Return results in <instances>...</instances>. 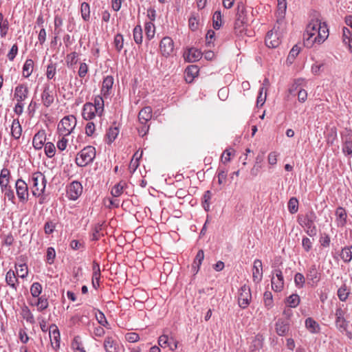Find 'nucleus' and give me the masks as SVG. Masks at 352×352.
<instances>
[{"label": "nucleus", "instance_id": "1", "mask_svg": "<svg viewBox=\"0 0 352 352\" xmlns=\"http://www.w3.org/2000/svg\"><path fill=\"white\" fill-rule=\"evenodd\" d=\"M329 34L326 23L319 19H313L307 25L304 34L305 45L307 47H311L314 44L320 45L328 38Z\"/></svg>", "mask_w": 352, "mask_h": 352}, {"label": "nucleus", "instance_id": "2", "mask_svg": "<svg viewBox=\"0 0 352 352\" xmlns=\"http://www.w3.org/2000/svg\"><path fill=\"white\" fill-rule=\"evenodd\" d=\"M316 218V215L313 211H310L298 218L299 224L311 237L315 236L317 234V228L315 224Z\"/></svg>", "mask_w": 352, "mask_h": 352}, {"label": "nucleus", "instance_id": "3", "mask_svg": "<svg viewBox=\"0 0 352 352\" xmlns=\"http://www.w3.org/2000/svg\"><path fill=\"white\" fill-rule=\"evenodd\" d=\"M30 181L32 182V193L35 197H41L43 195L46 187L47 179L41 172L34 173Z\"/></svg>", "mask_w": 352, "mask_h": 352}, {"label": "nucleus", "instance_id": "4", "mask_svg": "<svg viewBox=\"0 0 352 352\" xmlns=\"http://www.w3.org/2000/svg\"><path fill=\"white\" fill-rule=\"evenodd\" d=\"M76 122V118L74 116H67L62 118L57 127L59 135L67 136L70 135L75 129Z\"/></svg>", "mask_w": 352, "mask_h": 352}, {"label": "nucleus", "instance_id": "5", "mask_svg": "<svg viewBox=\"0 0 352 352\" xmlns=\"http://www.w3.org/2000/svg\"><path fill=\"white\" fill-rule=\"evenodd\" d=\"M96 157V149L91 146H87L82 149L76 157V163L78 166H85L91 163Z\"/></svg>", "mask_w": 352, "mask_h": 352}, {"label": "nucleus", "instance_id": "6", "mask_svg": "<svg viewBox=\"0 0 352 352\" xmlns=\"http://www.w3.org/2000/svg\"><path fill=\"white\" fill-rule=\"evenodd\" d=\"M252 300V294L249 286L243 285L238 292V304L242 309L247 308Z\"/></svg>", "mask_w": 352, "mask_h": 352}, {"label": "nucleus", "instance_id": "7", "mask_svg": "<svg viewBox=\"0 0 352 352\" xmlns=\"http://www.w3.org/2000/svg\"><path fill=\"white\" fill-rule=\"evenodd\" d=\"M321 275L319 266L316 264L311 265L306 273L307 283L312 287L317 286L321 280Z\"/></svg>", "mask_w": 352, "mask_h": 352}, {"label": "nucleus", "instance_id": "8", "mask_svg": "<svg viewBox=\"0 0 352 352\" xmlns=\"http://www.w3.org/2000/svg\"><path fill=\"white\" fill-rule=\"evenodd\" d=\"M237 18L234 23V30L236 34H242L246 30L247 20L243 14L244 7L238 6Z\"/></svg>", "mask_w": 352, "mask_h": 352}, {"label": "nucleus", "instance_id": "9", "mask_svg": "<svg viewBox=\"0 0 352 352\" xmlns=\"http://www.w3.org/2000/svg\"><path fill=\"white\" fill-rule=\"evenodd\" d=\"M17 197L22 203H26L29 198L28 184L21 179H19L15 184Z\"/></svg>", "mask_w": 352, "mask_h": 352}, {"label": "nucleus", "instance_id": "10", "mask_svg": "<svg viewBox=\"0 0 352 352\" xmlns=\"http://www.w3.org/2000/svg\"><path fill=\"white\" fill-rule=\"evenodd\" d=\"M272 288L276 292H280L284 287V278L280 270H274L271 279Z\"/></svg>", "mask_w": 352, "mask_h": 352}, {"label": "nucleus", "instance_id": "11", "mask_svg": "<svg viewBox=\"0 0 352 352\" xmlns=\"http://www.w3.org/2000/svg\"><path fill=\"white\" fill-rule=\"evenodd\" d=\"M82 192V186L77 181L72 182L67 189V195L70 200H76Z\"/></svg>", "mask_w": 352, "mask_h": 352}, {"label": "nucleus", "instance_id": "12", "mask_svg": "<svg viewBox=\"0 0 352 352\" xmlns=\"http://www.w3.org/2000/svg\"><path fill=\"white\" fill-rule=\"evenodd\" d=\"M160 50L162 56H170L174 51V43L170 37H164L160 43Z\"/></svg>", "mask_w": 352, "mask_h": 352}, {"label": "nucleus", "instance_id": "13", "mask_svg": "<svg viewBox=\"0 0 352 352\" xmlns=\"http://www.w3.org/2000/svg\"><path fill=\"white\" fill-rule=\"evenodd\" d=\"M101 115L93 105L92 102H86L82 107V116L86 120H93L95 117H101Z\"/></svg>", "mask_w": 352, "mask_h": 352}, {"label": "nucleus", "instance_id": "14", "mask_svg": "<svg viewBox=\"0 0 352 352\" xmlns=\"http://www.w3.org/2000/svg\"><path fill=\"white\" fill-rule=\"evenodd\" d=\"M280 43V34L271 30L267 32L265 37V44L270 48H275Z\"/></svg>", "mask_w": 352, "mask_h": 352}, {"label": "nucleus", "instance_id": "15", "mask_svg": "<svg viewBox=\"0 0 352 352\" xmlns=\"http://www.w3.org/2000/svg\"><path fill=\"white\" fill-rule=\"evenodd\" d=\"M29 89L27 85L24 84H20L17 85L14 91V99L17 102H22L28 96Z\"/></svg>", "mask_w": 352, "mask_h": 352}, {"label": "nucleus", "instance_id": "16", "mask_svg": "<svg viewBox=\"0 0 352 352\" xmlns=\"http://www.w3.org/2000/svg\"><path fill=\"white\" fill-rule=\"evenodd\" d=\"M54 91L50 89V85H45L41 94V101L43 105L49 107L54 102Z\"/></svg>", "mask_w": 352, "mask_h": 352}, {"label": "nucleus", "instance_id": "17", "mask_svg": "<svg viewBox=\"0 0 352 352\" xmlns=\"http://www.w3.org/2000/svg\"><path fill=\"white\" fill-rule=\"evenodd\" d=\"M50 338L52 348L57 350L60 347V332L58 327L53 324L50 327Z\"/></svg>", "mask_w": 352, "mask_h": 352}, {"label": "nucleus", "instance_id": "18", "mask_svg": "<svg viewBox=\"0 0 352 352\" xmlns=\"http://www.w3.org/2000/svg\"><path fill=\"white\" fill-rule=\"evenodd\" d=\"M263 278V265L259 259H256L252 267V280L255 283H259Z\"/></svg>", "mask_w": 352, "mask_h": 352}, {"label": "nucleus", "instance_id": "19", "mask_svg": "<svg viewBox=\"0 0 352 352\" xmlns=\"http://www.w3.org/2000/svg\"><path fill=\"white\" fill-rule=\"evenodd\" d=\"M106 352H119L120 345L116 339L112 336H107L103 343Z\"/></svg>", "mask_w": 352, "mask_h": 352}, {"label": "nucleus", "instance_id": "20", "mask_svg": "<svg viewBox=\"0 0 352 352\" xmlns=\"http://www.w3.org/2000/svg\"><path fill=\"white\" fill-rule=\"evenodd\" d=\"M46 141L45 132L42 130L36 133L32 140V144L35 149L39 150L43 148Z\"/></svg>", "mask_w": 352, "mask_h": 352}, {"label": "nucleus", "instance_id": "21", "mask_svg": "<svg viewBox=\"0 0 352 352\" xmlns=\"http://www.w3.org/2000/svg\"><path fill=\"white\" fill-rule=\"evenodd\" d=\"M184 56L186 61L189 63H194L201 58L202 53L200 50L196 48H190L188 52H185Z\"/></svg>", "mask_w": 352, "mask_h": 352}, {"label": "nucleus", "instance_id": "22", "mask_svg": "<svg viewBox=\"0 0 352 352\" xmlns=\"http://www.w3.org/2000/svg\"><path fill=\"white\" fill-rule=\"evenodd\" d=\"M152 118V109L145 107L140 110L138 114V120L141 124H146Z\"/></svg>", "mask_w": 352, "mask_h": 352}, {"label": "nucleus", "instance_id": "23", "mask_svg": "<svg viewBox=\"0 0 352 352\" xmlns=\"http://www.w3.org/2000/svg\"><path fill=\"white\" fill-rule=\"evenodd\" d=\"M336 223L338 227H344L346 223L347 214L344 208L338 207L336 210Z\"/></svg>", "mask_w": 352, "mask_h": 352}, {"label": "nucleus", "instance_id": "24", "mask_svg": "<svg viewBox=\"0 0 352 352\" xmlns=\"http://www.w3.org/2000/svg\"><path fill=\"white\" fill-rule=\"evenodd\" d=\"M342 42L352 53V32L345 27L342 29Z\"/></svg>", "mask_w": 352, "mask_h": 352}, {"label": "nucleus", "instance_id": "25", "mask_svg": "<svg viewBox=\"0 0 352 352\" xmlns=\"http://www.w3.org/2000/svg\"><path fill=\"white\" fill-rule=\"evenodd\" d=\"M343 146L342 151L346 155L352 156V138L349 133L347 135L342 137Z\"/></svg>", "mask_w": 352, "mask_h": 352}, {"label": "nucleus", "instance_id": "26", "mask_svg": "<svg viewBox=\"0 0 352 352\" xmlns=\"http://www.w3.org/2000/svg\"><path fill=\"white\" fill-rule=\"evenodd\" d=\"M10 172L8 168H3L0 173V186L3 190L9 186Z\"/></svg>", "mask_w": 352, "mask_h": 352}, {"label": "nucleus", "instance_id": "27", "mask_svg": "<svg viewBox=\"0 0 352 352\" xmlns=\"http://www.w3.org/2000/svg\"><path fill=\"white\" fill-rule=\"evenodd\" d=\"M336 325L340 332H345L348 338H352L351 332L348 331V322L344 318L336 319Z\"/></svg>", "mask_w": 352, "mask_h": 352}, {"label": "nucleus", "instance_id": "28", "mask_svg": "<svg viewBox=\"0 0 352 352\" xmlns=\"http://www.w3.org/2000/svg\"><path fill=\"white\" fill-rule=\"evenodd\" d=\"M6 282L10 287L16 289L18 279L16 278L15 272L13 270H10L6 273Z\"/></svg>", "mask_w": 352, "mask_h": 352}, {"label": "nucleus", "instance_id": "29", "mask_svg": "<svg viewBox=\"0 0 352 352\" xmlns=\"http://www.w3.org/2000/svg\"><path fill=\"white\" fill-rule=\"evenodd\" d=\"M126 187V183L124 181H120L112 188L111 194L113 197H118L123 193Z\"/></svg>", "mask_w": 352, "mask_h": 352}, {"label": "nucleus", "instance_id": "30", "mask_svg": "<svg viewBox=\"0 0 352 352\" xmlns=\"http://www.w3.org/2000/svg\"><path fill=\"white\" fill-rule=\"evenodd\" d=\"M287 10V1L286 0H277V18L278 21L282 20L285 18Z\"/></svg>", "mask_w": 352, "mask_h": 352}, {"label": "nucleus", "instance_id": "31", "mask_svg": "<svg viewBox=\"0 0 352 352\" xmlns=\"http://www.w3.org/2000/svg\"><path fill=\"white\" fill-rule=\"evenodd\" d=\"M22 133V128L18 119H14L11 126V134L14 139H19Z\"/></svg>", "mask_w": 352, "mask_h": 352}, {"label": "nucleus", "instance_id": "32", "mask_svg": "<svg viewBox=\"0 0 352 352\" xmlns=\"http://www.w3.org/2000/svg\"><path fill=\"white\" fill-rule=\"evenodd\" d=\"M305 327L311 333H316L320 331V326L316 321L311 318H308L305 320Z\"/></svg>", "mask_w": 352, "mask_h": 352}, {"label": "nucleus", "instance_id": "33", "mask_svg": "<svg viewBox=\"0 0 352 352\" xmlns=\"http://www.w3.org/2000/svg\"><path fill=\"white\" fill-rule=\"evenodd\" d=\"M204 258V252L202 250H200L198 251V252L194 259L192 265V267L195 273L198 272Z\"/></svg>", "mask_w": 352, "mask_h": 352}, {"label": "nucleus", "instance_id": "34", "mask_svg": "<svg viewBox=\"0 0 352 352\" xmlns=\"http://www.w3.org/2000/svg\"><path fill=\"white\" fill-rule=\"evenodd\" d=\"M113 85V78L111 76H107L103 80L102 85V93L105 96L108 94L109 91L112 88Z\"/></svg>", "mask_w": 352, "mask_h": 352}, {"label": "nucleus", "instance_id": "35", "mask_svg": "<svg viewBox=\"0 0 352 352\" xmlns=\"http://www.w3.org/2000/svg\"><path fill=\"white\" fill-rule=\"evenodd\" d=\"M21 315L27 322L30 324H34L35 322L34 316L27 306H23L21 308Z\"/></svg>", "mask_w": 352, "mask_h": 352}, {"label": "nucleus", "instance_id": "36", "mask_svg": "<svg viewBox=\"0 0 352 352\" xmlns=\"http://www.w3.org/2000/svg\"><path fill=\"white\" fill-rule=\"evenodd\" d=\"M34 62L32 59L25 60L23 67V76L25 78H28L33 72Z\"/></svg>", "mask_w": 352, "mask_h": 352}, {"label": "nucleus", "instance_id": "37", "mask_svg": "<svg viewBox=\"0 0 352 352\" xmlns=\"http://www.w3.org/2000/svg\"><path fill=\"white\" fill-rule=\"evenodd\" d=\"M119 134V129L117 126H111L107 133V139L109 144L112 143L118 135Z\"/></svg>", "mask_w": 352, "mask_h": 352}, {"label": "nucleus", "instance_id": "38", "mask_svg": "<svg viewBox=\"0 0 352 352\" xmlns=\"http://www.w3.org/2000/svg\"><path fill=\"white\" fill-rule=\"evenodd\" d=\"M340 257L344 262L351 261L352 259V246L344 248L342 250Z\"/></svg>", "mask_w": 352, "mask_h": 352}, {"label": "nucleus", "instance_id": "39", "mask_svg": "<svg viewBox=\"0 0 352 352\" xmlns=\"http://www.w3.org/2000/svg\"><path fill=\"white\" fill-rule=\"evenodd\" d=\"M155 32V28L154 24L150 21L145 23V33L148 40L152 39L154 37Z\"/></svg>", "mask_w": 352, "mask_h": 352}, {"label": "nucleus", "instance_id": "40", "mask_svg": "<svg viewBox=\"0 0 352 352\" xmlns=\"http://www.w3.org/2000/svg\"><path fill=\"white\" fill-rule=\"evenodd\" d=\"M93 105L96 107L97 111L101 114L104 112V100L100 96H96L94 98Z\"/></svg>", "mask_w": 352, "mask_h": 352}, {"label": "nucleus", "instance_id": "41", "mask_svg": "<svg viewBox=\"0 0 352 352\" xmlns=\"http://www.w3.org/2000/svg\"><path fill=\"white\" fill-rule=\"evenodd\" d=\"M80 12H81L82 18L85 21H87L90 18L89 5L86 2L82 3L81 6H80Z\"/></svg>", "mask_w": 352, "mask_h": 352}, {"label": "nucleus", "instance_id": "42", "mask_svg": "<svg viewBox=\"0 0 352 352\" xmlns=\"http://www.w3.org/2000/svg\"><path fill=\"white\" fill-rule=\"evenodd\" d=\"M300 301V297L296 294H293L287 298V304L292 308L296 307L299 305Z\"/></svg>", "mask_w": 352, "mask_h": 352}, {"label": "nucleus", "instance_id": "43", "mask_svg": "<svg viewBox=\"0 0 352 352\" xmlns=\"http://www.w3.org/2000/svg\"><path fill=\"white\" fill-rule=\"evenodd\" d=\"M16 274L19 277L25 278L28 276V269L26 264H20L16 266Z\"/></svg>", "mask_w": 352, "mask_h": 352}, {"label": "nucleus", "instance_id": "44", "mask_svg": "<svg viewBox=\"0 0 352 352\" xmlns=\"http://www.w3.org/2000/svg\"><path fill=\"white\" fill-rule=\"evenodd\" d=\"M133 38L137 44L142 42V30L140 25H137L133 29Z\"/></svg>", "mask_w": 352, "mask_h": 352}, {"label": "nucleus", "instance_id": "45", "mask_svg": "<svg viewBox=\"0 0 352 352\" xmlns=\"http://www.w3.org/2000/svg\"><path fill=\"white\" fill-rule=\"evenodd\" d=\"M298 210V201L295 197H292L288 202V210L290 213L294 214Z\"/></svg>", "mask_w": 352, "mask_h": 352}, {"label": "nucleus", "instance_id": "46", "mask_svg": "<svg viewBox=\"0 0 352 352\" xmlns=\"http://www.w3.org/2000/svg\"><path fill=\"white\" fill-rule=\"evenodd\" d=\"M222 25L221 13L220 11H216L213 14V28L219 30Z\"/></svg>", "mask_w": 352, "mask_h": 352}, {"label": "nucleus", "instance_id": "47", "mask_svg": "<svg viewBox=\"0 0 352 352\" xmlns=\"http://www.w3.org/2000/svg\"><path fill=\"white\" fill-rule=\"evenodd\" d=\"M44 149L45 153L48 157L51 158L54 156L56 153V147L53 143L47 142L45 144Z\"/></svg>", "mask_w": 352, "mask_h": 352}, {"label": "nucleus", "instance_id": "48", "mask_svg": "<svg viewBox=\"0 0 352 352\" xmlns=\"http://www.w3.org/2000/svg\"><path fill=\"white\" fill-rule=\"evenodd\" d=\"M116 50L118 52H120L122 49L123 48L124 45V38L122 34H118L114 37V41H113Z\"/></svg>", "mask_w": 352, "mask_h": 352}, {"label": "nucleus", "instance_id": "49", "mask_svg": "<svg viewBox=\"0 0 352 352\" xmlns=\"http://www.w3.org/2000/svg\"><path fill=\"white\" fill-rule=\"evenodd\" d=\"M263 300L265 307L267 309L273 307V298L270 292H265L263 294Z\"/></svg>", "mask_w": 352, "mask_h": 352}, {"label": "nucleus", "instance_id": "50", "mask_svg": "<svg viewBox=\"0 0 352 352\" xmlns=\"http://www.w3.org/2000/svg\"><path fill=\"white\" fill-rule=\"evenodd\" d=\"M294 283L298 288H302L305 283V278L301 273H296L294 276Z\"/></svg>", "mask_w": 352, "mask_h": 352}, {"label": "nucleus", "instance_id": "51", "mask_svg": "<svg viewBox=\"0 0 352 352\" xmlns=\"http://www.w3.org/2000/svg\"><path fill=\"white\" fill-rule=\"evenodd\" d=\"M42 292V286L39 283H34L30 287V292L33 297H38Z\"/></svg>", "mask_w": 352, "mask_h": 352}, {"label": "nucleus", "instance_id": "52", "mask_svg": "<svg viewBox=\"0 0 352 352\" xmlns=\"http://www.w3.org/2000/svg\"><path fill=\"white\" fill-rule=\"evenodd\" d=\"M349 292L346 289V285L342 286L338 290V296L339 299L342 302L346 301V300L347 299V298L349 296Z\"/></svg>", "mask_w": 352, "mask_h": 352}, {"label": "nucleus", "instance_id": "53", "mask_svg": "<svg viewBox=\"0 0 352 352\" xmlns=\"http://www.w3.org/2000/svg\"><path fill=\"white\" fill-rule=\"evenodd\" d=\"M212 197V193L210 190H207L204 192L203 196V206L205 210L208 211L210 209V200Z\"/></svg>", "mask_w": 352, "mask_h": 352}, {"label": "nucleus", "instance_id": "54", "mask_svg": "<svg viewBox=\"0 0 352 352\" xmlns=\"http://www.w3.org/2000/svg\"><path fill=\"white\" fill-rule=\"evenodd\" d=\"M96 318L101 326L107 327L109 325V322L102 311H98L96 314Z\"/></svg>", "mask_w": 352, "mask_h": 352}, {"label": "nucleus", "instance_id": "55", "mask_svg": "<svg viewBox=\"0 0 352 352\" xmlns=\"http://www.w3.org/2000/svg\"><path fill=\"white\" fill-rule=\"evenodd\" d=\"M55 257H56V252H55L54 248L52 247H49L47 249V252H46V261L49 264H52L54 261Z\"/></svg>", "mask_w": 352, "mask_h": 352}, {"label": "nucleus", "instance_id": "56", "mask_svg": "<svg viewBox=\"0 0 352 352\" xmlns=\"http://www.w3.org/2000/svg\"><path fill=\"white\" fill-rule=\"evenodd\" d=\"M78 54L74 52L67 54L66 62L67 65L73 66L77 63Z\"/></svg>", "mask_w": 352, "mask_h": 352}, {"label": "nucleus", "instance_id": "57", "mask_svg": "<svg viewBox=\"0 0 352 352\" xmlns=\"http://www.w3.org/2000/svg\"><path fill=\"white\" fill-rule=\"evenodd\" d=\"M188 25L191 30L195 31L198 29L199 26V19L198 16L192 15L188 20Z\"/></svg>", "mask_w": 352, "mask_h": 352}, {"label": "nucleus", "instance_id": "58", "mask_svg": "<svg viewBox=\"0 0 352 352\" xmlns=\"http://www.w3.org/2000/svg\"><path fill=\"white\" fill-rule=\"evenodd\" d=\"M36 306H37L38 310L39 311H41L47 308L48 301L45 298H43V297L38 298L37 302H36Z\"/></svg>", "mask_w": 352, "mask_h": 352}, {"label": "nucleus", "instance_id": "59", "mask_svg": "<svg viewBox=\"0 0 352 352\" xmlns=\"http://www.w3.org/2000/svg\"><path fill=\"white\" fill-rule=\"evenodd\" d=\"M56 228V224L52 221H47L44 225V231L46 234H52Z\"/></svg>", "mask_w": 352, "mask_h": 352}, {"label": "nucleus", "instance_id": "60", "mask_svg": "<svg viewBox=\"0 0 352 352\" xmlns=\"http://www.w3.org/2000/svg\"><path fill=\"white\" fill-rule=\"evenodd\" d=\"M218 183L221 185L226 182L227 178V172L224 169L219 168L217 170Z\"/></svg>", "mask_w": 352, "mask_h": 352}, {"label": "nucleus", "instance_id": "61", "mask_svg": "<svg viewBox=\"0 0 352 352\" xmlns=\"http://www.w3.org/2000/svg\"><path fill=\"white\" fill-rule=\"evenodd\" d=\"M299 52L300 48L297 45H294L289 53L287 60L290 62H292L294 60V58L298 55Z\"/></svg>", "mask_w": 352, "mask_h": 352}, {"label": "nucleus", "instance_id": "62", "mask_svg": "<svg viewBox=\"0 0 352 352\" xmlns=\"http://www.w3.org/2000/svg\"><path fill=\"white\" fill-rule=\"evenodd\" d=\"M100 268L98 263L94 262L93 263V276L92 279L98 280L100 278Z\"/></svg>", "mask_w": 352, "mask_h": 352}, {"label": "nucleus", "instance_id": "63", "mask_svg": "<svg viewBox=\"0 0 352 352\" xmlns=\"http://www.w3.org/2000/svg\"><path fill=\"white\" fill-rule=\"evenodd\" d=\"M170 342V339L168 338L166 335H162L160 336L158 339V344L162 347L166 348V346H168V344Z\"/></svg>", "mask_w": 352, "mask_h": 352}, {"label": "nucleus", "instance_id": "64", "mask_svg": "<svg viewBox=\"0 0 352 352\" xmlns=\"http://www.w3.org/2000/svg\"><path fill=\"white\" fill-rule=\"evenodd\" d=\"M125 339L129 342H136L140 340V336L135 332H130L125 335Z\"/></svg>", "mask_w": 352, "mask_h": 352}]
</instances>
